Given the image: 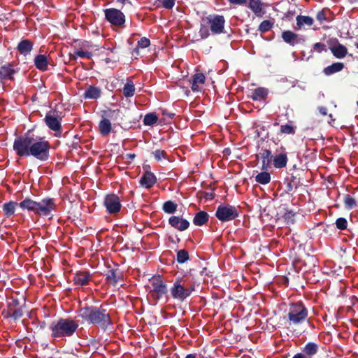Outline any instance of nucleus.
Masks as SVG:
<instances>
[{
  "label": "nucleus",
  "mask_w": 358,
  "mask_h": 358,
  "mask_svg": "<svg viewBox=\"0 0 358 358\" xmlns=\"http://www.w3.org/2000/svg\"><path fill=\"white\" fill-rule=\"evenodd\" d=\"M13 150L20 157H33L40 162L50 159L51 145L44 136L35 135L31 129L17 137L13 143Z\"/></svg>",
  "instance_id": "nucleus-1"
},
{
  "label": "nucleus",
  "mask_w": 358,
  "mask_h": 358,
  "mask_svg": "<svg viewBox=\"0 0 358 358\" xmlns=\"http://www.w3.org/2000/svg\"><path fill=\"white\" fill-rule=\"evenodd\" d=\"M16 206H19L23 210H27L37 215L43 217L52 215V211L55 210L57 207L55 200L53 198H44L38 202L30 198H26L19 203L15 201L5 203L3 205L4 215L9 217L13 215Z\"/></svg>",
  "instance_id": "nucleus-2"
},
{
  "label": "nucleus",
  "mask_w": 358,
  "mask_h": 358,
  "mask_svg": "<svg viewBox=\"0 0 358 358\" xmlns=\"http://www.w3.org/2000/svg\"><path fill=\"white\" fill-rule=\"evenodd\" d=\"M78 313V316L90 325L98 327L104 331L113 328V322L111 316L103 305L86 304L80 307Z\"/></svg>",
  "instance_id": "nucleus-3"
},
{
  "label": "nucleus",
  "mask_w": 358,
  "mask_h": 358,
  "mask_svg": "<svg viewBox=\"0 0 358 358\" xmlns=\"http://www.w3.org/2000/svg\"><path fill=\"white\" fill-rule=\"evenodd\" d=\"M78 327V322L73 319L60 317L51 322L49 329L51 338L55 340L73 336Z\"/></svg>",
  "instance_id": "nucleus-4"
},
{
  "label": "nucleus",
  "mask_w": 358,
  "mask_h": 358,
  "mask_svg": "<svg viewBox=\"0 0 358 358\" xmlns=\"http://www.w3.org/2000/svg\"><path fill=\"white\" fill-rule=\"evenodd\" d=\"M195 282L181 277L176 278L170 288L171 297L180 302H184L195 291Z\"/></svg>",
  "instance_id": "nucleus-5"
},
{
  "label": "nucleus",
  "mask_w": 358,
  "mask_h": 358,
  "mask_svg": "<svg viewBox=\"0 0 358 358\" xmlns=\"http://www.w3.org/2000/svg\"><path fill=\"white\" fill-rule=\"evenodd\" d=\"M308 309L299 301L290 304L287 317L289 325H298L303 323L308 317Z\"/></svg>",
  "instance_id": "nucleus-6"
},
{
  "label": "nucleus",
  "mask_w": 358,
  "mask_h": 358,
  "mask_svg": "<svg viewBox=\"0 0 358 358\" xmlns=\"http://www.w3.org/2000/svg\"><path fill=\"white\" fill-rule=\"evenodd\" d=\"M150 282L151 285L150 294L152 299L159 300L167 294V285L164 281L162 275H157L152 276L150 279Z\"/></svg>",
  "instance_id": "nucleus-7"
},
{
  "label": "nucleus",
  "mask_w": 358,
  "mask_h": 358,
  "mask_svg": "<svg viewBox=\"0 0 358 358\" xmlns=\"http://www.w3.org/2000/svg\"><path fill=\"white\" fill-rule=\"evenodd\" d=\"M23 306H20V301L17 298L11 297L7 301L6 309L2 311V315L4 318H13L17 320L23 316Z\"/></svg>",
  "instance_id": "nucleus-8"
},
{
  "label": "nucleus",
  "mask_w": 358,
  "mask_h": 358,
  "mask_svg": "<svg viewBox=\"0 0 358 358\" xmlns=\"http://www.w3.org/2000/svg\"><path fill=\"white\" fill-rule=\"evenodd\" d=\"M239 215L236 207L229 204L220 205L215 212V217L221 222H229L235 220Z\"/></svg>",
  "instance_id": "nucleus-9"
},
{
  "label": "nucleus",
  "mask_w": 358,
  "mask_h": 358,
  "mask_svg": "<svg viewBox=\"0 0 358 358\" xmlns=\"http://www.w3.org/2000/svg\"><path fill=\"white\" fill-rule=\"evenodd\" d=\"M62 117L59 116L56 110L50 111L44 118L46 126L52 131H55L54 136L57 138L62 136Z\"/></svg>",
  "instance_id": "nucleus-10"
},
{
  "label": "nucleus",
  "mask_w": 358,
  "mask_h": 358,
  "mask_svg": "<svg viewBox=\"0 0 358 358\" xmlns=\"http://www.w3.org/2000/svg\"><path fill=\"white\" fill-rule=\"evenodd\" d=\"M205 20L210 27V30L213 35H218L225 33V18L223 15L218 14H210L208 15Z\"/></svg>",
  "instance_id": "nucleus-11"
},
{
  "label": "nucleus",
  "mask_w": 358,
  "mask_h": 358,
  "mask_svg": "<svg viewBox=\"0 0 358 358\" xmlns=\"http://www.w3.org/2000/svg\"><path fill=\"white\" fill-rule=\"evenodd\" d=\"M105 19L115 27H122L125 23V15L119 9L111 8L104 10Z\"/></svg>",
  "instance_id": "nucleus-12"
},
{
  "label": "nucleus",
  "mask_w": 358,
  "mask_h": 358,
  "mask_svg": "<svg viewBox=\"0 0 358 358\" xmlns=\"http://www.w3.org/2000/svg\"><path fill=\"white\" fill-rule=\"evenodd\" d=\"M19 71V68L14 62H6L0 67V81L14 80V76Z\"/></svg>",
  "instance_id": "nucleus-13"
},
{
  "label": "nucleus",
  "mask_w": 358,
  "mask_h": 358,
  "mask_svg": "<svg viewBox=\"0 0 358 358\" xmlns=\"http://www.w3.org/2000/svg\"><path fill=\"white\" fill-rule=\"evenodd\" d=\"M103 206L109 214L119 213L122 207L120 198L115 194H107L104 199Z\"/></svg>",
  "instance_id": "nucleus-14"
},
{
  "label": "nucleus",
  "mask_w": 358,
  "mask_h": 358,
  "mask_svg": "<svg viewBox=\"0 0 358 358\" xmlns=\"http://www.w3.org/2000/svg\"><path fill=\"white\" fill-rule=\"evenodd\" d=\"M92 280V274L89 271L83 270L77 271L73 278V282L78 287H85Z\"/></svg>",
  "instance_id": "nucleus-15"
},
{
  "label": "nucleus",
  "mask_w": 358,
  "mask_h": 358,
  "mask_svg": "<svg viewBox=\"0 0 358 358\" xmlns=\"http://www.w3.org/2000/svg\"><path fill=\"white\" fill-rule=\"evenodd\" d=\"M281 37L284 42L291 46H294L296 44L303 43L306 41L305 36L299 35L289 30L284 31L282 33Z\"/></svg>",
  "instance_id": "nucleus-16"
},
{
  "label": "nucleus",
  "mask_w": 358,
  "mask_h": 358,
  "mask_svg": "<svg viewBox=\"0 0 358 358\" xmlns=\"http://www.w3.org/2000/svg\"><path fill=\"white\" fill-rule=\"evenodd\" d=\"M169 224L173 228L183 231L189 227V222L180 216L173 215L169 218Z\"/></svg>",
  "instance_id": "nucleus-17"
},
{
  "label": "nucleus",
  "mask_w": 358,
  "mask_h": 358,
  "mask_svg": "<svg viewBox=\"0 0 358 358\" xmlns=\"http://www.w3.org/2000/svg\"><path fill=\"white\" fill-rule=\"evenodd\" d=\"M122 278V273L119 268L108 269L106 273V282L113 286H116Z\"/></svg>",
  "instance_id": "nucleus-18"
},
{
  "label": "nucleus",
  "mask_w": 358,
  "mask_h": 358,
  "mask_svg": "<svg viewBox=\"0 0 358 358\" xmlns=\"http://www.w3.org/2000/svg\"><path fill=\"white\" fill-rule=\"evenodd\" d=\"M139 182L141 187L150 189L157 182V178L152 172L146 171L141 176Z\"/></svg>",
  "instance_id": "nucleus-19"
},
{
  "label": "nucleus",
  "mask_w": 358,
  "mask_h": 358,
  "mask_svg": "<svg viewBox=\"0 0 358 358\" xmlns=\"http://www.w3.org/2000/svg\"><path fill=\"white\" fill-rule=\"evenodd\" d=\"M268 95V90L266 87H259L254 89L251 92V95L248 97L252 99L253 101H262L265 100Z\"/></svg>",
  "instance_id": "nucleus-20"
},
{
  "label": "nucleus",
  "mask_w": 358,
  "mask_h": 358,
  "mask_svg": "<svg viewBox=\"0 0 358 358\" xmlns=\"http://www.w3.org/2000/svg\"><path fill=\"white\" fill-rule=\"evenodd\" d=\"M33 46L34 43L31 41L29 39H23L17 44V50L21 55L27 56L32 50Z\"/></svg>",
  "instance_id": "nucleus-21"
},
{
  "label": "nucleus",
  "mask_w": 358,
  "mask_h": 358,
  "mask_svg": "<svg viewBox=\"0 0 358 358\" xmlns=\"http://www.w3.org/2000/svg\"><path fill=\"white\" fill-rule=\"evenodd\" d=\"M101 90L100 87L94 85H90L83 94L85 99H97L101 97Z\"/></svg>",
  "instance_id": "nucleus-22"
},
{
  "label": "nucleus",
  "mask_w": 358,
  "mask_h": 358,
  "mask_svg": "<svg viewBox=\"0 0 358 358\" xmlns=\"http://www.w3.org/2000/svg\"><path fill=\"white\" fill-rule=\"evenodd\" d=\"M319 351V345L313 342H309L305 345L303 348L302 353L305 355L307 358H311L315 355Z\"/></svg>",
  "instance_id": "nucleus-23"
},
{
  "label": "nucleus",
  "mask_w": 358,
  "mask_h": 358,
  "mask_svg": "<svg viewBox=\"0 0 358 358\" xmlns=\"http://www.w3.org/2000/svg\"><path fill=\"white\" fill-rule=\"evenodd\" d=\"M344 68L345 64L343 62H335L324 68L322 72L325 76H329L334 73L341 71Z\"/></svg>",
  "instance_id": "nucleus-24"
},
{
  "label": "nucleus",
  "mask_w": 358,
  "mask_h": 358,
  "mask_svg": "<svg viewBox=\"0 0 358 358\" xmlns=\"http://www.w3.org/2000/svg\"><path fill=\"white\" fill-rule=\"evenodd\" d=\"M329 49L333 55L338 59L343 58L348 54L346 47L339 43L336 45L331 46Z\"/></svg>",
  "instance_id": "nucleus-25"
},
{
  "label": "nucleus",
  "mask_w": 358,
  "mask_h": 358,
  "mask_svg": "<svg viewBox=\"0 0 358 358\" xmlns=\"http://www.w3.org/2000/svg\"><path fill=\"white\" fill-rule=\"evenodd\" d=\"M206 80V77L203 73H197L194 74L192 76V78L191 80L192 83V90L193 92H199V85L203 84Z\"/></svg>",
  "instance_id": "nucleus-26"
},
{
  "label": "nucleus",
  "mask_w": 358,
  "mask_h": 358,
  "mask_svg": "<svg viewBox=\"0 0 358 358\" xmlns=\"http://www.w3.org/2000/svg\"><path fill=\"white\" fill-rule=\"evenodd\" d=\"M287 161V154L282 152L273 157V164L275 168L282 169L286 166Z\"/></svg>",
  "instance_id": "nucleus-27"
},
{
  "label": "nucleus",
  "mask_w": 358,
  "mask_h": 358,
  "mask_svg": "<svg viewBox=\"0 0 358 358\" xmlns=\"http://www.w3.org/2000/svg\"><path fill=\"white\" fill-rule=\"evenodd\" d=\"M34 65L40 71H45L48 69V61L47 56L38 55L34 58Z\"/></svg>",
  "instance_id": "nucleus-28"
},
{
  "label": "nucleus",
  "mask_w": 358,
  "mask_h": 358,
  "mask_svg": "<svg viewBox=\"0 0 358 358\" xmlns=\"http://www.w3.org/2000/svg\"><path fill=\"white\" fill-rule=\"evenodd\" d=\"M209 219V215L203 210H201L196 213L193 218V223L196 226H203Z\"/></svg>",
  "instance_id": "nucleus-29"
},
{
  "label": "nucleus",
  "mask_w": 358,
  "mask_h": 358,
  "mask_svg": "<svg viewBox=\"0 0 358 358\" xmlns=\"http://www.w3.org/2000/svg\"><path fill=\"white\" fill-rule=\"evenodd\" d=\"M99 132L102 136L108 135L112 129L111 123L108 118L103 117L99 124Z\"/></svg>",
  "instance_id": "nucleus-30"
},
{
  "label": "nucleus",
  "mask_w": 358,
  "mask_h": 358,
  "mask_svg": "<svg viewBox=\"0 0 358 358\" xmlns=\"http://www.w3.org/2000/svg\"><path fill=\"white\" fill-rule=\"evenodd\" d=\"M135 85L131 79L127 78L122 89L123 95L127 98L131 97L135 94Z\"/></svg>",
  "instance_id": "nucleus-31"
},
{
  "label": "nucleus",
  "mask_w": 358,
  "mask_h": 358,
  "mask_svg": "<svg viewBox=\"0 0 358 358\" xmlns=\"http://www.w3.org/2000/svg\"><path fill=\"white\" fill-rule=\"evenodd\" d=\"M288 180L289 181L286 185V192L287 193H289L293 189H296L299 187L301 185L300 178H298L296 176L294 175H292L290 178Z\"/></svg>",
  "instance_id": "nucleus-32"
},
{
  "label": "nucleus",
  "mask_w": 358,
  "mask_h": 358,
  "mask_svg": "<svg viewBox=\"0 0 358 358\" xmlns=\"http://www.w3.org/2000/svg\"><path fill=\"white\" fill-rule=\"evenodd\" d=\"M296 26L297 29H301L302 26H312L313 24L314 20L311 17L304 16V15H298L296 17Z\"/></svg>",
  "instance_id": "nucleus-33"
},
{
  "label": "nucleus",
  "mask_w": 358,
  "mask_h": 358,
  "mask_svg": "<svg viewBox=\"0 0 358 358\" xmlns=\"http://www.w3.org/2000/svg\"><path fill=\"white\" fill-rule=\"evenodd\" d=\"M69 58L71 61H75L78 57L86 59H90L92 57V53L87 51H83L81 49L76 50L73 53H69Z\"/></svg>",
  "instance_id": "nucleus-34"
},
{
  "label": "nucleus",
  "mask_w": 358,
  "mask_h": 358,
  "mask_svg": "<svg viewBox=\"0 0 358 358\" xmlns=\"http://www.w3.org/2000/svg\"><path fill=\"white\" fill-rule=\"evenodd\" d=\"M273 155H271V152L269 150L265 149L262 150L261 152V158L262 161V167L266 168L271 162L273 159Z\"/></svg>",
  "instance_id": "nucleus-35"
},
{
  "label": "nucleus",
  "mask_w": 358,
  "mask_h": 358,
  "mask_svg": "<svg viewBox=\"0 0 358 358\" xmlns=\"http://www.w3.org/2000/svg\"><path fill=\"white\" fill-rule=\"evenodd\" d=\"M255 181L262 185H266L271 181V175L266 171L261 172L256 176Z\"/></svg>",
  "instance_id": "nucleus-36"
},
{
  "label": "nucleus",
  "mask_w": 358,
  "mask_h": 358,
  "mask_svg": "<svg viewBox=\"0 0 358 358\" xmlns=\"http://www.w3.org/2000/svg\"><path fill=\"white\" fill-rule=\"evenodd\" d=\"M248 7L257 15L262 12V3L260 0H250Z\"/></svg>",
  "instance_id": "nucleus-37"
},
{
  "label": "nucleus",
  "mask_w": 358,
  "mask_h": 358,
  "mask_svg": "<svg viewBox=\"0 0 358 358\" xmlns=\"http://www.w3.org/2000/svg\"><path fill=\"white\" fill-rule=\"evenodd\" d=\"M178 205L172 201H167L164 203L162 210L168 214H173L177 210Z\"/></svg>",
  "instance_id": "nucleus-38"
},
{
  "label": "nucleus",
  "mask_w": 358,
  "mask_h": 358,
  "mask_svg": "<svg viewBox=\"0 0 358 358\" xmlns=\"http://www.w3.org/2000/svg\"><path fill=\"white\" fill-rule=\"evenodd\" d=\"M158 121V117L155 113H150L145 115L143 124L145 126H152Z\"/></svg>",
  "instance_id": "nucleus-39"
},
{
  "label": "nucleus",
  "mask_w": 358,
  "mask_h": 358,
  "mask_svg": "<svg viewBox=\"0 0 358 358\" xmlns=\"http://www.w3.org/2000/svg\"><path fill=\"white\" fill-rule=\"evenodd\" d=\"M343 202L345 208L348 209H352L357 205L355 199L350 194L344 195Z\"/></svg>",
  "instance_id": "nucleus-40"
},
{
  "label": "nucleus",
  "mask_w": 358,
  "mask_h": 358,
  "mask_svg": "<svg viewBox=\"0 0 358 358\" xmlns=\"http://www.w3.org/2000/svg\"><path fill=\"white\" fill-rule=\"evenodd\" d=\"M280 131L284 134L294 135L296 132V127L292 124H286L280 126Z\"/></svg>",
  "instance_id": "nucleus-41"
},
{
  "label": "nucleus",
  "mask_w": 358,
  "mask_h": 358,
  "mask_svg": "<svg viewBox=\"0 0 358 358\" xmlns=\"http://www.w3.org/2000/svg\"><path fill=\"white\" fill-rule=\"evenodd\" d=\"M189 258V253L186 250H180L177 252V262L180 264L186 262Z\"/></svg>",
  "instance_id": "nucleus-42"
},
{
  "label": "nucleus",
  "mask_w": 358,
  "mask_h": 358,
  "mask_svg": "<svg viewBox=\"0 0 358 358\" xmlns=\"http://www.w3.org/2000/svg\"><path fill=\"white\" fill-rule=\"evenodd\" d=\"M285 221L287 224H294L295 213L291 210L285 209V211L282 215Z\"/></svg>",
  "instance_id": "nucleus-43"
},
{
  "label": "nucleus",
  "mask_w": 358,
  "mask_h": 358,
  "mask_svg": "<svg viewBox=\"0 0 358 358\" xmlns=\"http://www.w3.org/2000/svg\"><path fill=\"white\" fill-rule=\"evenodd\" d=\"M273 26V23H272L270 20H264L262 21L259 26V30L262 33H265L268 31H269Z\"/></svg>",
  "instance_id": "nucleus-44"
},
{
  "label": "nucleus",
  "mask_w": 358,
  "mask_h": 358,
  "mask_svg": "<svg viewBox=\"0 0 358 358\" xmlns=\"http://www.w3.org/2000/svg\"><path fill=\"white\" fill-rule=\"evenodd\" d=\"M152 155L154 156L155 159L157 161H161L162 159H168L167 153L163 150H156L152 152Z\"/></svg>",
  "instance_id": "nucleus-45"
},
{
  "label": "nucleus",
  "mask_w": 358,
  "mask_h": 358,
  "mask_svg": "<svg viewBox=\"0 0 358 358\" xmlns=\"http://www.w3.org/2000/svg\"><path fill=\"white\" fill-rule=\"evenodd\" d=\"M176 0H156V3H161V6L166 9H171L175 5ZM160 6V5H157Z\"/></svg>",
  "instance_id": "nucleus-46"
},
{
  "label": "nucleus",
  "mask_w": 358,
  "mask_h": 358,
  "mask_svg": "<svg viewBox=\"0 0 358 358\" xmlns=\"http://www.w3.org/2000/svg\"><path fill=\"white\" fill-rule=\"evenodd\" d=\"M120 109H116V110L108 109V110L104 111L105 115L108 118H110L112 120H116L118 117V116L120 115Z\"/></svg>",
  "instance_id": "nucleus-47"
},
{
  "label": "nucleus",
  "mask_w": 358,
  "mask_h": 358,
  "mask_svg": "<svg viewBox=\"0 0 358 358\" xmlns=\"http://www.w3.org/2000/svg\"><path fill=\"white\" fill-rule=\"evenodd\" d=\"M199 36L201 39H206L210 36L209 29L207 26L201 24L199 29Z\"/></svg>",
  "instance_id": "nucleus-48"
},
{
  "label": "nucleus",
  "mask_w": 358,
  "mask_h": 358,
  "mask_svg": "<svg viewBox=\"0 0 358 358\" xmlns=\"http://www.w3.org/2000/svg\"><path fill=\"white\" fill-rule=\"evenodd\" d=\"M336 226L340 230H344L347 228L348 221L344 217H339L336 220Z\"/></svg>",
  "instance_id": "nucleus-49"
},
{
  "label": "nucleus",
  "mask_w": 358,
  "mask_h": 358,
  "mask_svg": "<svg viewBox=\"0 0 358 358\" xmlns=\"http://www.w3.org/2000/svg\"><path fill=\"white\" fill-rule=\"evenodd\" d=\"M150 44V40L146 37H143L138 41V48H145L148 47Z\"/></svg>",
  "instance_id": "nucleus-50"
},
{
  "label": "nucleus",
  "mask_w": 358,
  "mask_h": 358,
  "mask_svg": "<svg viewBox=\"0 0 358 358\" xmlns=\"http://www.w3.org/2000/svg\"><path fill=\"white\" fill-rule=\"evenodd\" d=\"M313 50L321 53L322 51H327L326 45L322 43H316L313 45Z\"/></svg>",
  "instance_id": "nucleus-51"
},
{
  "label": "nucleus",
  "mask_w": 358,
  "mask_h": 358,
  "mask_svg": "<svg viewBox=\"0 0 358 358\" xmlns=\"http://www.w3.org/2000/svg\"><path fill=\"white\" fill-rule=\"evenodd\" d=\"M316 19L320 23H322L324 21H327V18L326 17V13L324 10H320L319 12H317V13L316 15Z\"/></svg>",
  "instance_id": "nucleus-52"
},
{
  "label": "nucleus",
  "mask_w": 358,
  "mask_h": 358,
  "mask_svg": "<svg viewBox=\"0 0 358 358\" xmlns=\"http://www.w3.org/2000/svg\"><path fill=\"white\" fill-rule=\"evenodd\" d=\"M296 14L295 10H289L285 14V17L288 20H291L292 19V17Z\"/></svg>",
  "instance_id": "nucleus-53"
},
{
  "label": "nucleus",
  "mask_w": 358,
  "mask_h": 358,
  "mask_svg": "<svg viewBox=\"0 0 358 358\" xmlns=\"http://www.w3.org/2000/svg\"><path fill=\"white\" fill-rule=\"evenodd\" d=\"M231 4L243 5L247 2V0H227Z\"/></svg>",
  "instance_id": "nucleus-54"
},
{
  "label": "nucleus",
  "mask_w": 358,
  "mask_h": 358,
  "mask_svg": "<svg viewBox=\"0 0 358 358\" xmlns=\"http://www.w3.org/2000/svg\"><path fill=\"white\" fill-rule=\"evenodd\" d=\"M317 109H318V111L320 112V113L322 115L325 116V115H327L328 110H327V107H325V106H319Z\"/></svg>",
  "instance_id": "nucleus-55"
},
{
  "label": "nucleus",
  "mask_w": 358,
  "mask_h": 358,
  "mask_svg": "<svg viewBox=\"0 0 358 358\" xmlns=\"http://www.w3.org/2000/svg\"><path fill=\"white\" fill-rule=\"evenodd\" d=\"M204 197L206 199L212 200L215 197V194L213 192H205L204 193Z\"/></svg>",
  "instance_id": "nucleus-56"
},
{
  "label": "nucleus",
  "mask_w": 358,
  "mask_h": 358,
  "mask_svg": "<svg viewBox=\"0 0 358 358\" xmlns=\"http://www.w3.org/2000/svg\"><path fill=\"white\" fill-rule=\"evenodd\" d=\"M135 157H136L135 154L129 153V154L127 155V158L129 159H134L135 158Z\"/></svg>",
  "instance_id": "nucleus-57"
},
{
  "label": "nucleus",
  "mask_w": 358,
  "mask_h": 358,
  "mask_svg": "<svg viewBox=\"0 0 358 358\" xmlns=\"http://www.w3.org/2000/svg\"><path fill=\"white\" fill-rule=\"evenodd\" d=\"M185 358H196V356L193 354H189L186 356Z\"/></svg>",
  "instance_id": "nucleus-58"
},
{
  "label": "nucleus",
  "mask_w": 358,
  "mask_h": 358,
  "mask_svg": "<svg viewBox=\"0 0 358 358\" xmlns=\"http://www.w3.org/2000/svg\"><path fill=\"white\" fill-rule=\"evenodd\" d=\"M358 0H348V1L350 3H354L355 2H357Z\"/></svg>",
  "instance_id": "nucleus-59"
},
{
  "label": "nucleus",
  "mask_w": 358,
  "mask_h": 358,
  "mask_svg": "<svg viewBox=\"0 0 358 358\" xmlns=\"http://www.w3.org/2000/svg\"><path fill=\"white\" fill-rule=\"evenodd\" d=\"M173 115H174V114H169V116L170 117H173Z\"/></svg>",
  "instance_id": "nucleus-60"
},
{
  "label": "nucleus",
  "mask_w": 358,
  "mask_h": 358,
  "mask_svg": "<svg viewBox=\"0 0 358 358\" xmlns=\"http://www.w3.org/2000/svg\"><path fill=\"white\" fill-rule=\"evenodd\" d=\"M273 124H274V126H277V125H278V122H275Z\"/></svg>",
  "instance_id": "nucleus-61"
}]
</instances>
